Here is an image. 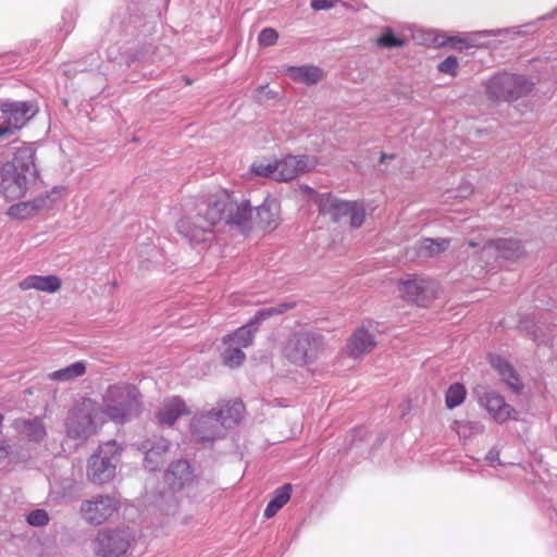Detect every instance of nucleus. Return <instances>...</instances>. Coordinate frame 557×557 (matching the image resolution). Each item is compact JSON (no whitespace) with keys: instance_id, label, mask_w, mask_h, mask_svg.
<instances>
[{"instance_id":"obj_1","label":"nucleus","mask_w":557,"mask_h":557,"mask_svg":"<svg viewBox=\"0 0 557 557\" xmlns=\"http://www.w3.org/2000/svg\"><path fill=\"white\" fill-rule=\"evenodd\" d=\"M280 203L275 198L267 197L256 207L252 218V207L249 200L239 198L238 194L222 190L212 196L207 202L197 207V213L185 216L177 222V231L191 244L206 243L212 238L214 227L224 222L239 227L244 233L255 223L261 228H276L280 223Z\"/></svg>"},{"instance_id":"obj_2","label":"nucleus","mask_w":557,"mask_h":557,"mask_svg":"<svg viewBox=\"0 0 557 557\" xmlns=\"http://www.w3.org/2000/svg\"><path fill=\"white\" fill-rule=\"evenodd\" d=\"M36 148L32 143L12 141L0 166V195L8 200L24 197L38 178Z\"/></svg>"},{"instance_id":"obj_3","label":"nucleus","mask_w":557,"mask_h":557,"mask_svg":"<svg viewBox=\"0 0 557 557\" xmlns=\"http://www.w3.org/2000/svg\"><path fill=\"white\" fill-rule=\"evenodd\" d=\"M243 411L240 400L219 403L215 408L193 417L190 433L197 442L212 443L240 421Z\"/></svg>"},{"instance_id":"obj_4","label":"nucleus","mask_w":557,"mask_h":557,"mask_svg":"<svg viewBox=\"0 0 557 557\" xmlns=\"http://www.w3.org/2000/svg\"><path fill=\"white\" fill-rule=\"evenodd\" d=\"M99 407L101 416L123 424L140 412L141 394L133 384L110 385L103 395L102 405Z\"/></svg>"},{"instance_id":"obj_5","label":"nucleus","mask_w":557,"mask_h":557,"mask_svg":"<svg viewBox=\"0 0 557 557\" xmlns=\"http://www.w3.org/2000/svg\"><path fill=\"white\" fill-rule=\"evenodd\" d=\"M102 423L99 405L90 398H85L70 410L65 421L66 434L70 438L84 443Z\"/></svg>"},{"instance_id":"obj_6","label":"nucleus","mask_w":557,"mask_h":557,"mask_svg":"<svg viewBox=\"0 0 557 557\" xmlns=\"http://www.w3.org/2000/svg\"><path fill=\"white\" fill-rule=\"evenodd\" d=\"M122 447L115 441L101 444L87 461V479L98 485L110 482L116 474Z\"/></svg>"},{"instance_id":"obj_7","label":"nucleus","mask_w":557,"mask_h":557,"mask_svg":"<svg viewBox=\"0 0 557 557\" xmlns=\"http://www.w3.org/2000/svg\"><path fill=\"white\" fill-rule=\"evenodd\" d=\"M314 203L322 215H329L333 222H339L344 218L349 219V225L360 227L366 218L364 208L355 201L339 199L331 193H314Z\"/></svg>"},{"instance_id":"obj_8","label":"nucleus","mask_w":557,"mask_h":557,"mask_svg":"<svg viewBox=\"0 0 557 557\" xmlns=\"http://www.w3.org/2000/svg\"><path fill=\"white\" fill-rule=\"evenodd\" d=\"M323 336L317 332L300 331L292 334L284 346V356L296 366L312 363L323 348Z\"/></svg>"},{"instance_id":"obj_9","label":"nucleus","mask_w":557,"mask_h":557,"mask_svg":"<svg viewBox=\"0 0 557 557\" xmlns=\"http://www.w3.org/2000/svg\"><path fill=\"white\" fill-rule=\"evenodd\" d=\"M486 94L496 101H515L530 94L534 83L523 75L497 73L486 82Z\"/></svg>"},{"instance_id":"obj_10","label":"nucleus","mask_w":557,"mask_h":557,"mask_svg":"<svg viewBox=\"0 0 557 557\" xmlns=\"http://www.w3.org/2000/svg\"><path fill=\"white\" fill-rule=\"evenodd\" d=\"M144 0H132L126 7L120 8L112 17V25L126 35H149L156 29V17L144 14Z\"/></svg>"},{"instance_id":"obj_11","label":"nucleus","mask_w":557,"mask_h":557,"mask_svg":"<svg viewBox=\"0 0 557 557\" xmlns=\"http://www.w3.org/2000/svg\"><path fill=\"white\" fill-rule=\"evenodd\" d=\"M38 112L32 101H0V138L7 139L22 129Z\"/></svg>"},{"instance_id":"obj_12","label":"nucleus","mask_w":557,"mask_h":557,"mask_svg":"<svg viewBox=\"0 0 557 557\" xmlns=\"http://www.w3.org/2000/svg\"><path fill=\"white\" fill-rule=\"evenodd\" d=\"M522 26H513L508 28L484 29L466 33L462 36H447L440 34L434 38V42L438 46H449L454 50L463 51L470 48L480 47V40L486 37H498L504 35H522Z\"/></svg>"},{"instance_id":"obj_13","label":"nucleus","mask_w":557,"mask_h":557,"mask_svg":"<svg viewBox=\"0 0 557 557\" xmlns=\"http://www.w3.org/2000/svg\"><path fill=\"white\" fill-rule=\"evenodd\" d=\"M293 306L284 302L275 307L262 308L243 326L237 329L234 333L227 334L223 338L224 344L238 345L240 348L250 346L253 342L255 333L259 325L272 315H278L286 312Z\"/></svg>"},{"instance_id":"obj_14","label":"nucleus","mask_w":557,"mask_h":557,"mask_svg":"<svg viewBox=\"0 0 557 557\" xmlns=\"http://www.w3.org/2000/svg\"><path fill=\"white\" fill-rule=\"evenodd\" d=\"M133 534L129 529H104L94 541V550L99 557H121L129 548Z\"/></svg>"},{"instance_id":"obj_15","label":"nucleus","mask_w":557,"mask_h":557,"mask_svg":"<svg viewBox=\"0 0 557 557\" xmlns=\"http://www.w3.org/2000/svg\"><path fill=\"white\" fill-rule=\"evenodd\" d=\"M119 500L111 495L98 494L81 504L82 518L89 525H100L119 509Z\"/></svg>"},{"instance_id":"obj_16","label":"nucleus","mask_w":557,"mask_h":557,"mask_svg":"<svg viewBox=\"0 0 557 557\" xmlns=\"http://www.w3.org/2000/svg\"><path fill=\"white\" fill-rule=\"evenodd\" d=\"M436 283L422 276H409L399 284L400 295L418 306H426L435 297Z\"/></svg>"},{"instance_id":"obj_17","label":"nucleus","mask_w":557,"mask_h":557,"mask_svg":"<svg viewBox=\"0 0 557 557\" xmlns=\"http://www.w3.org/2000/svg\"><path fill=\"white\" fill-rule=\"evenodd\" d=\"M61 191L62 188L54 187L49 194L12 205L8 209V215L17 220L29 219L40 210L49 209L61 197Z\"/></svg>"},{"instance_id":"obj_18","label":"nucleus","mask_w":557,"mask_h":557,"mask_svg":"<svg viewBox=\"0 0 557 557\" xmlns=\"http://www.w3.org/2000/svg\"><path fill=\"white\" fill-rule=\"evenodd\" d=\"M169 448L170 442L163 436L152 435L143 441L139 449L145 454V468L149 471L158 470L164 463Z\"/></svg>"},{"instance_id":"obj_19","label":"nucleus","mask_w":557,"mask_h":557,"mask_svg":"<svg viewBox=\"0 0 557 557\" xmlns=\"http://www.w3.org/2000/svg\"><path fill=\"white\" fill-rule=\"evenodd\" d=\"M523 253L520 240L513 238H502L491 240L482 248V258L495 257L496 260H516Z\"/></svg>"},{"instance_id":"obj_20","label":"nucleus","mask_w":557,"mask_h":557,"mask_svg":"<svg viewBox=\"0 0 557 557\" xmlns=\"http://www.w3.org/2000/svg\"><path fill=\"white\" fill-rule=\"evenodd\" d=\"M311 166H313V162L308 156H287L275 161L276 181H290L309 171Z\"/></svg>"},{"instance_id":"obj_21","label":"nucleus","mask_w":557,"mask_h":557,"mask_svg":"<svg viewBox=\"0 0 557 557\" xmlns=\"http://www.w3.org/2000/svg\"><path fill=\"white\" fill-rule=\"evenodd\" d=\"M194 478L191 467L185 459L172 462L164 473V480L172 491H180Z\"/></svg>"},{"instance_id":"obj_22","label":"nucleus","mask_w":557,"mask_h":557,"mask_svg":"<svg viewBox=\"0 0 557 557\" xmlns=\"http://www.w3.org/2000/svg\"><path fill=\"white\" fill-rule=\"evenodd\" d=\"M188 413L189 410L184 399L173 396L164 399L157 412V419L160 424L172 426L180 417Z\"/></svg>"},{"instance_id":"obj_23","label":"nucleus","mask_w":557,"mask_h":557,"mask_svg":"<svg viewBox=\"0 0 557 557\" xmlns=\"http://www.w3.org/2000/svg\"><path fill=\"white\" fill-rule=\"evenodd\" d=\"M481 403L493 419L499 423L510 419L515 412L513 408L505 401L504 397L494 392L486 393L481 397Z\"/></svg>"},{"instance_id":"obj_24","label":"nucleus","mask_w":557,"mask_h":557,"mask_svg":"<svg viewBox=\"0 0 557 557\" xmlns=\"http://www.w3.org/2000/svg\"><path fill=\"white\" fill-rule=\"evenodd\" d=\"M18 286L22 290L55 293L61 287V280L57 275H28L20 282Z\"/></svg>"},{"instance_id":"obj_25","label":"nucleus","mask_w":557,"mask_h":557,"mask_svg":"<svg viewBox=\"0 0 557 557\" xmlns=\"http://www.w3.org/2000/svg\"><path fill=\"white\" fill-rule=\"evenodd\" d=\"M283 72L292 81L306 85L317 84L323 75L322 70L315 65L286 66Z\"/></svg>"},{"instance_id":"obj_26","label":"nucleus","mask_w":557,"mask_h":557,"mask_svg":"<svg viewBox=\"0 0 557 557\" xmlns=\"http://www.w3.org/2000/svg\"><path fill=\"white\" fill-rule=\"evenodd\" d=\"M490 363L510 389L515 393H519L522 389L518 374L507 360L495 355L490 357Z\"/></svg>"},{"instance_id":"obj_27","label":"nucleus","mask_w":557,"mask_h":557,"mask_svg":"<svg viewBox=\"0 0 557 557\" xmlns=\"http://www.w3.org/2000/svg\"><path fill=\"white\" fill-rule=\"evenodd\" d=\"M375 342L373 336L364 329L357 330L347 344L349 356L358 358L371 351Z\"/></svg>"},{"instance_id":"obj_28","label":"nucleus","mask_w":557,"mask_h":557,"mask_svg":"<svg viewBox=\"0 0 557 557\" xmlns=\"http://www.w3.org/2000/svg\"><path fill=\"white\" fill-rule=\"evenodd\" d=\"M293 486L290 483H286L281 487L276 488L273 493V497L268 503L263 516L267 519L274 517L290 499Z\"/></svg>"},{"instance_id":"obj_29","label":"nucleus","mask_w":557,"mask_h":557,"mask_svg":"<svg viewBox=\"0 0 557 557\" xmlns=\"http://www.w3.org/2000/svg\"><path fill=\"white\" fill-rule=\"evenodd\" d=\"M449 243L448 238H423L417 243L416 250L419 257L432 258L445 251Z\"/></svg>"},{"instance_id":"obj_30","label":"nucleus","mask_w":557,"mask_h":557,"mask_svg":"<svg viewBox=\"0 0 557 557\" xmlns=\"http://www.w3.org/2000/svg\"><path fill=\"white\" fill-rule=\"evenodd\" d=\"M86 372L85 361H76L63 369L53 371L48 374V377L52 381L67 382L79 376H83Z\"/></svg>"},{"instance_id":"obj_31","label":"nucleus","mask_w":557,"mask_h":557,"mask_svg":"<svg viewBox=\"0 0 557 557\" xmlns=\"http://www.w3.org/2000/svg\"><path fill=\"white\" fill-rule=\"evenodd\" d=\"M407 42L408 39L396 34L392 27H384L381 35L375 39V45L385 49L403 48Z\"/></svg>"},{"instance_id":"obj_32","label":"nucleus","mask_w":557,"mask_h":557,"mask_svg":"<svg viewBox=\"0 0 557 557\" xmlns=\"http://www.w3.org/2000/svg\"><path fill=\"white\" fill-rule=\"evenodd\" d=\"M172 59L170 49L168 47L154 48L151 45L148 47H145L143 50L138 51L136 54H134L132 62L139 61V62H157L162 61L164 54Z\"/></svg>"},{"instance_id":"obj_33","label":"nucleus","mask_w":557,"mask_h":557,"mask_svg":"<svg viewBox=\"0 0 557 557\" xmlns=\"http://www.w3.org/2000/svg\"><path fill=\"white\" fill-rule=\"evenodd\" d=\"M225 349L222 352L223 363L230 368H237L246 359V355L238 345L225 344Z\"/></svg>"},{"instance_id":"obj_34","label":"nucleus","mask_w":557,"mask_h":557,"mask_svg":"<svg viewBox=\"0 0 557 557\" xmlns=\"http://www.w3.org/2000/svg\"><path fill=\"white\" fill-rule=\"evenodd\" d=\"M22 432L32 442H40L46 436V429L39 419L25 420Z\"/></svg>"},{"instance_id":"obj_35","label":"nucleus","mask_w":557,"mask_h":557,"mask_svg":"<svg viewBox=\"0 0 557 557\" xmlns=\"http://www.w3.org/2000/svg\"><path fill=\"white\" fill-rule=\"evenodd\" d=\"M466 387L460 383L451 384L446 391L445 403L446 407L454 409L460 406L466 399Z\"/></svg>"},{"instance_id":"obj_36","label":"nucleus","mask_w":557,"mask_h":557,"mask_svg":"<svg viewBox=\"0 0 557 557\" xmlns=\"http://www.w3.org/2000/svg\"><path fill=\"white\" fill-rule=\"evenodd\" d=\"M250 173L261 177H272L276 180L275 162L265 163L263 161H255L250 166Z\"/></svg>"},{"instance_id":"obj_37","label":"nucleus","mask_w":557,"mask_h":557,"mask_svg":"<svg viewBox=\"0 0 557 557\" xmlns=\"http://www.w3.org/2000/svg\"><path fill=\"white\" fill-rule=\"evenodd\" d=\"M26 521L33 527H44L49 523V515L45 509H34L27 515Z\"/></svg>"},{"instance_id":"obj_38","label":"nucleus","mask_w":557,"mask_h":557,"mask_svg":"<svg viewBox=\"0 0 557 557\" xmlns=\"http://www.w3.org/2000/svg\"><path fill=\"white\" fill-rule=\"evenodd\" d=\"M277 39L278 33L271 27L263 28L258 36L259 45L262 47H271L275 45Z\"/></svg>"},{"instance_id":"obj_39","label":"nucleus","mask_w":557,"mask_h":557,"mask_svg":"<svg viewBox=\"0 0 557 557\" xmlns=\"http://www.w3.org/2000/svg\"><path fill=\"white\" fill-rule=\"evenodd\" d=\"M458 69V59L455 55H449L438 63L437 70L441 73L455 76Z\"/></svg>"},{"instance_id":"obj_40","label":"nucleus","mask_w":557,"mask_h":557,"mask_svg":"<svg viewBox=\"0 0 557 557\" xmlns=\"http://www.w3.org/2000/svg\"><path fill=\"white\" fill-rule=\"evenodd\" d=\"M473 189L471 187V185H461L456 191H448L447 193V198H451L453 195L454 197L456 198H467L469 197L471 194H472Z\"/></svg>"},{"instance_id":"obj_41","label":"nucleus","mask_w":557,"mask_h":557,"mask_svg":"<svg viewBox=\"0 0 557 557\" xmlns=\"http://www.w3.org/2000/svg\"><path fill=\"white\" fill-rule=\"evenodd\" d=\"M337 0H311V8L315 11L331 9Z\"/></svg>"},{"instance_id":"obj_42","label":"nucleus","mask_w":557,"mask_h":557,"mask_svg":"<svg viewBox=\"0 0 557 557\" xmlns=\"http://www.w3.org/2000/svg\"><path fill=\"white\" fill-rule=\"evenodd\" d=\"M62 20L64 22V33L65 35L70 34L74 28V18L72 13H66L62 16Z\"/></svg>"},{"instance_id":"obj_43","label":"nucleus","mask_w":557,"mask_h":557,"mask_svg":"<svg viewBox=\"0 0 557 557\" xmlns=\"http://www.w3.org/2000/svg\"><path fill=\"white\" fill-rule=\"evenodd\" d=\"M486 461L491 465V466H494L495 463H498L500 465V460H499V451L496 450L495 448H492L486 457H485Z\"/></svg>"},{"instance_id":"obj_44","label":"nucleus","mask_w":557,"mask_h":557,"mask_svg":"<svg viewBox=\"0 0 557 557\" xmlns=\"http://www.w3.org/2000/svg\"><path fill=\"white\" fill-rule=\"evenodd\" d=\"M10 454V446L4 442L0 441V465H2Z\"/></svg>"},{"instance_id":"obj_45","label":"nucleus","mask_w":557,"mask_h":557,"mask_svg":"<svg viewBox=\"0 0 557 557\" xmlns=\"http://www.w3.org/2000/svg\"><path fill=\"white\" fill-rule=\"evenodd\" d=\"M393 158H394L393 154L382 153L381 154V162H384L386 159H393Z\"/></svg>"},{"instance_id":"obj_46","label":"nucleus","mask_w":557,"mask_h":557,"mask_svg":"<svg viewBox=\"0 0 557 557\" xmlns=\"http://www.w3.org/2000/svg\"><path fill=\"white\" fill-rule=\"evenodd\" d=\"M484 267H485V268H487V270H488V271H490V270H493V269L495 268V267H494V265H492L488 261H486V263H485V265H484Z\"/></svg>"},{"instance_id":"obj_47","label":"nucleus","mask_w":557,"mask_h":557,"mask_svg":"<svg viewBox=\"0 0 557 557\" xmlns=\"http://www.w3.org/2000/svg\"><path fill=\"white\" fill-rule=\"evenodd\" d=\"M472 429L482 431L483 426L480 424H474V426Z\"/></svg>"},{"instance_id":"obj_48","label":"nucleus","mask_w":557,"mask_h":557,"mask_svg":"<svg viewBox=\"0 0 557 557\" xmlns=\"http://www.w3.org/2000/svg\"><path fill=\"white\" fill-rule=\"evenodd\" d=\"M185 81H186V84H187V85H190V84H191V82H190L187 77H185Z\"/></svg>"}]
</instances>
